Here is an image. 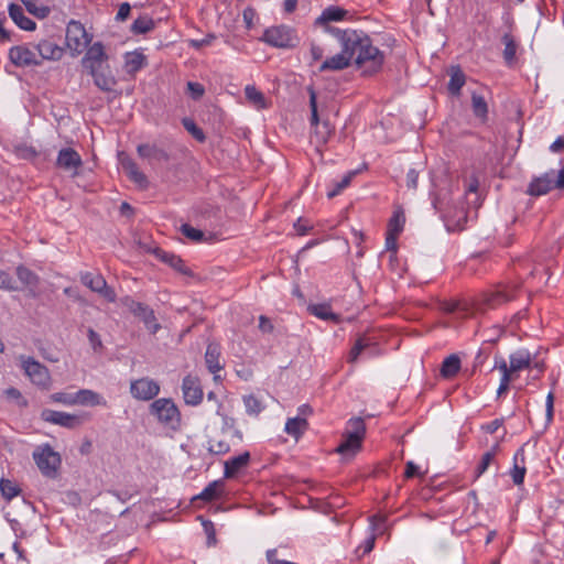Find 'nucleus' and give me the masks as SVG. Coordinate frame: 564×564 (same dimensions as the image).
<instances>
[{"instance_id": "412c9836", "label": "nucleus", "mask_w": 564, "mask_h": 564, "mask_svg": "<svg viewBox=\"0 0 564 564\" xmlns=\"http://www.w3.org/2000/svg\"><path fill=\"white\" fill-rule=\"evenodd\" d=\"M34 48L36 50L39 57L42 58V62L44 59H58L63 54L62 48L48 40L40 41L36 45H34Z\"/></svg>"}, {"instance_id": "ddd939ff", "label": "nucleus", "mask_w": 564, "mask_h": 564, "mask_svg": "<svg viewBox=\"0 0 564 564\" xmlns=\"http://www.w3.org/2000/svg\"><path fill=\"white\" fill-rule=\"evenodd\" d=\"M143 248L147 252L153 253L160 261L166 263L181 274L186 276H194L193 271L185 265L184 261L181 259L180 256L164 251L159 247L151 248L144 245Z\"/></svg>"}, {"instance_id": "3c124183", "label": "nucleus", "mask_w": 564, "mask_h": 564, "mask_svg": "<svg viewBox=\"0 0 564 564\" xmlns=\"http://www.w3.org/2000/svg\"><path fill=\"white\" fill-rule=\"evenodd\" d=\"M356 171H352L345 175L344 178L340 182L336 183L335 187L327 193V197L334 198L335 196H337L344 188H346L350 184L351 178L356 175Z\"/></svg>"}, {"instance_id": "9d476101", "label": "nucleus", "mask_w": 564, "mask_h": 564, "mask_svg": "<svg viewBox=\"0 0 564 564\" xmlns=\"http://www.w3.org/2000/svg\"><path fill=\"white\" fill-rule=\"evenodd\" d=\"M41 419L45 422L73 430L83 425L84 422L88 419V416L84 414H69L66 412L44 409L41 412Z\"/></svg>"}, {"instance_id": "09e8293b", "label": "nucleus", "mask_w": 564, "mask_h": 564, "mask_svg": "<svg viewBox=\"0 0 564 564\" xmlns=\"http://www.w3.org/2000/svg\"><path fill=\"white\" fill-rule=\"evenodd\" d=\"M180 230L186 238L195 242H200L204 240V231H202L200 229H196L188 224H183Z\"/></svg>"}, {"instance_id": "774afa93", "label": "nucleus", "mask_w": 564, "mask_h": 564, "mask_svg": "<svg viewBox=\"0 0 564 564\" xmlns=\"http://www.w3.org/2000/svg\"><path fill=\"white\" fill-rule=\"evenodd\" d=\"M398 236L397 234H390V232H387V236H386V250L387 251H392L393 253L397 252V248H398V245H397V239H398Z\"/></svg>"}, {"instance_id": "f8f14e48", "label": "nucleus", "mask_w": 564, "mask_h": 564, "mask_svg": "<svg viewBox=\"0 0 564 564\" xmlns=\"http://www.w3.org/2000/svg\"><path fill=\"white\" fill-rule=\"evenodd\" d=\"M130 393L137 400L150 401L160 393V384L148 377L135 379L130 383Z\"/></svg>"}, {"instance_id": "a211bd4d", "label": "nucleus", "mask_w": 564, "mask_h": 564, "mask_svg": "<svg viewBox=\"0 0 564 564\" xmlns=\"http://www.w3.org/2000/svg\"><path fill=\"white\" fill-rule=\"evenodd\" d=\"M108 61V55L105 52V47L101 42H95L90 45L82 59L83 66L90 69L91 65H104Z\"/></svg>"}, {"instance_id": "72a5a7b5", "label": "nucleus", "mask_w": 564, "mask_h": 564, "mask_svg": "<svg viewBox=\"0 0 564 564\" xmlns=\"http://www.w3.org/2000/svg\"><path fill=\"white\" fill-rule=\"evenodd\" d=\"M513 295L506 290H496L485 295L484 302L488 307H496L509 302Z\"/></svg>"}, {"instance_id": "4be33fe9", "label": "nucleus", "mask_w": 564, "mask_h": 564, "mask_svg": "<svg viewBox=\"0 0 564 564\" xmlns=\"http://www.w3.org/2000/svg\"><path fill=\"white\" fill-rule=\"evenodd\" d=\"M122 169L129 176V178L137 183L140 187L147 188L149 185L147 176L139 171L137 163L132 159H124L121 161Z\"/></svg>"}, {"instance_id": "f704fd0d", "label": "nucleus", "mask_w": 564, "mask_h": 564, "mask_svg": "<svg viewBox=\"0 0 564 564\" xmlns=\"http://www.w3.org/2000/svg\"><path fill=\"white\" fill-rule=\"evenodd\" d=\"M245 96L248 102L257 109L267 108V101L264 95L258 90L254 86L248 85L245 88Z\"/></svg>"}, {"instance_id": "c756f323", "label": "nucleus", "mask_w": 564, "mask_h": 564, "mask_svg": "<svg viewBox=\"0 0 564 564\" xmlns=\"http://www.w3.org/2000/svg\"><path fill=\"white\" fill-rule=\"evenodd\" d=\"M348 437L358 438L364 441L366 435V424L362 417H352L347 422V427L344 432Z\"/></svg>"}, {"instance_id": "a18cd8bd", "label": "nucleus", "mask_w": 564, "mask_h": 564, "mask_svg": "<svg viewBox=\"0 0 564 564\" xmlns=\"http://www.w3.org/2000/svg\"><path fill=\"white\" fill-rule=\"evenodd\" d=\"M369 346L365 337H359L348 354V362L354 364L357 361L360 354Z\"/></svg>"}, {"instance_id": "79ce46f5", "label": "nucleus", "mask_w": 564, "mask_h": 564, "mask_svg": "<svg viewBox=\"0 0 564 564\" xmlns=\"http://www.w3.org/2000/svg\"><path fill=\"white\" fill-rule=\"evenodd\" d=\"M405 217L402 210H395L388 223L387 232L400 235L403 230Z\"/></svg>"}, {"instance_id": "39448f33", "label": "nucleus", "mask_w": 564, "mask_h": 564, "mask_svg": "<svg viewBox=\"0 0 564 564\" xmlns=\"http://www.w3.org/2000/svg\"><path fill=\"white\" fill-rule=\"evenodd\" d=\"M21 368L31 382L42 389H48L51 386V375L48 369L35 360L33 357L21 355L19 357Z\"/></svg>"}, {"instance_id": "c03bdc74", "label": "nucleus", "mask_w": 564, "mask_h": 564, "mask_svg": "<svg viewBox=\"0 0 564 564\" xmlns=\"http://www.w3.org/2000/svg\"><path fill=\"white\" fill-rule=\"evenodd\" d=\"M473 111L476 117L485 118L488 112L487 102L480 95L473 94L471 96Z\"/></svg>"}, {"instance_id": "0eeeda50", "label": "nucleus", "mask_w": 564, "mask_h": 564, "mask_svg": "<svg viewBox=\"0 0 564 564\" xmlns=\"http://www.w3.org/2000/svg\"><path fill=\"white\" fill-rule=\"evenodd\" d=\"M313 414V409L310 404H302L297 409V414L291 416L284 423V432L292 436L297 442L301 436L308 430L307 417Z\"/></svg>"}, {"instance_id": "7c9ffc66", "label": "nucleus", "mask_w": 564, "mask_h": 564, "mask_svg": "<svg viewBox=\"0 0 564 564\" xmlns=\"http://www.w3.org/2000/svg\"><path fill=\"white\" fill-rule=\"evenodd\" d=\"M460 370V359L457 355H449L444 359L441 367V376L451 379Z\"/></svg>"}, {"instance_id": "423d86ee", "label": "nucleus", "mask_w": 564, "mask_h": 564, "mask_svg": "<svg viewBox=\"0 0 564 564\" xmlns=\"http://www.w3.org/2000/svg\"><path fill=\"white\" fill-rule=\"evenodd\" d=\"M122 305L129 310L135 317H139L147 328L155 334L161 325L156 323V317L154 315V311L147 304L137 302L130 296H126L121 300Z\"/></svg>"}, {"instance_id": "c9c22d12", "label": "nucleus", "mask_w": 564, "mask_h": 564, "mask_svg": "<svg viewBox=\"0 0 564 564\" xmlns=\"http://www.w3.org/2000/svg\"><path fill=\"white\" fill-rule=\"evenodd\" d=\"M155 28V22L152 18L148 15H141L134 20L132 23L130 31L133 34H145L151 32Z\"/></svg>"}, {"instance_id": "f257e3e1", "label": "nucleus", "mask_w": 564, "mask_h": 564, "mask_svg": "<svg viewBox=\"0 0 564 564\" xmlns=\"http://www.w3.org/2000/svg\"><path fill=\"white\" fill-rule=\"evenodd\" d=\"M347 11L335 6L326 8L315 24L324 26L339 44L340 52L327 57L318 67L319 73L339 72L352 63L365 76L377 74L383 66L386 55L372 44L371 37L364 31L330 26L332 21H341Z\"/></svg>"}, {"instance_id": "bb28decb", "label": "nucleus", "mask_w": 564, "mask_h": 564, "mask_svg": "<svg viewBox=\"0 0 564 564\" xmlns=\"http://www.w3.org/2000/svg\"><path fill=\"white\" fill-rule=\"evenodd\" d=\"M362 442L357 437H348L343 434V441L335 449L336 453L345 457H354L361 449Z\"/></svg>"}, {"instance_id": "4d7b16f0", "label": "nucleus", "mask_w": 564, "mask_h": 564, "mask_svg": "<svg viewBox=\"0 0 564 564\" xmlns=\"http://www.w3.org/2000/svg\"><path fill=\"white\" fill-rule=\"evenodd\" d=\"M0 289L6 291H17L18 286L15 285L10 273L0 270Z\"/></svg>"}, {"instance_id": "052dcab7", "label": "nucleus", "mask_w": 564, "mask_h": 564, "mask_svg": "<svg viewBox=\"0 0 564 564\" xmlns=\"http://www.w3.org/2000/svg\"><path fill=\"white\" fill-rule=\"evenodd\" d=\"M293 227L297 236H303L313 229L312 224L302 217L297 218V220L293 224Z\"/></svg>"}, {"instance_id": "473e14b6", "label": "nucleus", "mask_w": 564, "mask_h": 564, "mask_svg": "<svg viewBox=\"0 0 564 564\" xmlns=\"http://www.w3.org/2000/svg\"><path fill=\"white\" fill-rule=\"evenodd\" d=\"M531 354L527 350H519L510 355V365L512 371L527 369L531 364Z\"/></svg>"}, {"instance_id": "bf43d9fd", "label": "nucleus", "mask_w": 564, "mask_h": 564, "mask_svg": "<svg viewBox=\"0 0 564 564\" xmlns=\"http://www.w3.org/2000/svg\"><path fill=\"white\" fill-rule=\"evenodd\" d=\"M187 91L194 100H199L205 94V88L199 83L188 82Z\"/></svg>"}, {"instance_id": "c85d7f7f", "label": "nucleus", "mask_w": 564, "mask_h": 564, "mask_svg": "<svg viewBox=\"0 0 564 564\" xmlns=\"http://www.w3.org/2000/svg\"><path fill=\"white\" fill-rule=\"evenodd\" d=\"M224 481L223 480H214L212 481L199 495L193 497L192 501L195 500H204L206 502L214 501L220 498L224 490Z\"/></svg>"}, {"instance_id": "2f4dec72", "label": "nucleus", "mask_w": 564, "mask_h": 564, "mask_svg": "<svg viewBox=\"0 0 564 564\" xmlns=\"http://www.w3.org/2000/svg\"><path fill=\"white\" fill-rule=\"evenodd\" d=\"M501 41L505 44V50L502 53L503 59L507 65H512L513 62L516 61L518 44H517L513 35L510 33L503 34V36L501 37Z\"/></svg>"}, {"instance_id": "de8ad7c7", "label": "nucleus", "mask_w": 564, "mask_h": 564, "mask_svg": "<svg viewBox=\"0 0 564 564\" xmlns=\"http://www.w3.org/2000/svg\"><path fill=\"white\" fill-rule=\"evenodd\" d=\"M14 153L18 158L23 160H34L39 153L35 148L26 144H18L14 147Z\"/></svg>"}, {"instance_id": "393cba45", "label": "nucleus", "mask_w": 564, "mask_h": 564, "mask_svg": "<svg viewBox=\"0 0 564 564\" xmlns=\"http://www.w3.org/2000/svg\"><path fill=\"white\" fill-rule=\"evenodd\" d=\"M250 460L249 452H245L225 463V477L232 478L240 469L246 467Z\"/></svg>"}, {"instance_id": "e2e57ef3", "label": "nucleus", "mask_w": 564, "mask_h": 564, "mask_svg": "<svg viewBox=\"0 0 564 564\" xmlns=\"http://www.w3.org/2000/svg\"><path fill=\"white\" fill-rule=\"evenodd\" d=\"M87 336L94 351H99L102 349V341L98 333H96L93 328H88Z\"/></svg>"}, {"instance_id": "f03ea898", "label": "nucleus", "mask_w": 564, "mask_h": 564, "mask_svg": "<svg viewBox=\"0 0 564 564\" xmlns=\"http://www.w3.org/2000/svg\"><path fill=\"white\" fill-rule=\"evenodd\" d=\"M151 415L166 427L177 431L181 427V412L170 398H161L153 401L149 406Z\"/></svg>"}, {"instance_id": "9b49d317", "label": "nucleus", "mask_w": 564, "mask_h": 564, "mask_svg": "<svg viewBox=\"0 0 564 564\" xmlns=\"http://www.w3.org/2000/svg\"><path fill=\"white\" fill-rule=\"evenodd\" d=\"M80 281L85 286L98 293L108 302L113 303L116 301L117 294L115 290L107 284V281L101 274L85 272L80 274Z\"/></svg>"}, {"instance_id": "b1692460", "label": "nucleus", "mask_w": 564, "mask_h": 564, "mask_svg": "<svg viewBox=\"0 0 564 564\" xmlns=\"http://www.w3.org/2000/svg\"><path fill=\"white\" fill-rule=\"evenodd\" d=\"M447 231H460L467 221V212L464 208L455 209L454 214L444 217Z\"/></svg>"}, {"instance_id": "5fc2aeb1", "label": "nucleus", "mask_w": 564, "mask_h": 564, "mask_svg": "<svg viewBox=\"0 0 564 564\" xmlns=\"http://www.w3.org/2000/svg\"><path fill=\"white\" fill-rule=\"evenodd\" d=\"M26 10L37 19H45L51 12V9L48 7H39L33 1L26 3Z\"/></svg>"}, {"instance_id": "603ef678", "label": "nucleus", "mask_w": 564, "mask_h": 564, "mask_svg": "<svg viewBox=\"0 0 564 564\" xmlns=\"http://www.w3.org/2000/svg\"><path fill=\"white\" fill-rule=\"evenodd\" d=\"M370 521V528L372 533L378 532L379 534H382L386 530V521L387 516L384 514H373L369 518Z\"/></svg>"}, {"instance_id": "dca6fc26", "label": "nucleus", "mask_w": 564, "mask_h": 564, "mask_svg": "<svg viewBox=\"0 0 564 564\" xmlns=\"http://www.w3.org/2000/svg\"><path fill=\"white\" fill-rule=\"evenodd\" d=\"M183 398L188 405H198L203 400V389L196 377L186 376L182 382Z\"/></svg>"}, {"instance_id": "338daca9", "label": "nucleus", "mask_w": 564, "mask_h": 564, "mask_svg": "<svg viewBox=\"0 0 564 564\" xmlns=\"http://www.w3.org/2000/svg\"><path fill=\"white\" fill-rule=\"evenodd\" d=\"M131 12V6L128 2H123L119 6V10L116 15L117 21H126Z\"/></svg>"}, {"instance_id": "37998d69", "label": "nucleus", "mask_w": 564, "mask_h": 564, "mask_svg": "<svg viewBox=\"0 0 564 564\" xmlns=\"http://www.w3.org/2000/svg\"><path fill=\"white\" fill-rule=\"evenodd\" d=\"M182 124L185 130L191 133L192 137L197 141L204 142L206 140L204 131L195 123L193 119L185 117L182 119Z\"/></svg>"}, {"instance_id": "ea45409f", "label": "nucleus", "mask_w": 564, "mask_h": 564, "mask_svg": "<svg viewBox=\"0 0 564 564\" xmlns=\"http://www.w3.org/2000/svg\"><path fill=\"white\" fill-rule=\"evenodd\" d=\"M0 492L7 501H10L20 495L21 488L14 481L2 478L0 480Z\"/></svg>"}, {"instance_id": "6e6d98bb", "label": "nucleus", "mask_w": 564, "mask_h": 564, "mask_svg": "<svg viewBox=\"0 0 564 564\" xmlns=\"http://www.w3.org/2000/svg\"><path fill=\"white\" fill-rule=\"evenodd\" d=\"M51 400L65 405H75V393L56 392L51 395Z\"/></svg>"}, {"instance_id": "1a4fd4ad", "label": "nucleus", "mask_w": 564, "mask_h": 564, "mask_svg": "<svg viewBox=\"0 0 564 564\" xmlns=\"http://www.w3.org/2000/svg\"><path fill=\"white\" fill-rule=\"evenodd\" d=\"M90 37L79 21L70 20L66 28V44L76 54L82 53L89 44Z\"/></svg>"}, {"instance_id": "864d4df0", "label": "nucleus", "mask_w": 564, "mask_h": 564, "mask_svg": "<svg viewBox=\"0 0 564 564\" xmlns=\"http://www.w3.org/2000/svg\"><path fill=\"white\" fill-rule=\"evenodd\" d=\"M4 394H6L7 399L15 401L19 406H21V408L28 406V400L22 395V393L17 388H13V387L8 388L4 391Z\"/></svg>"}, {"instance_id": "0e129e2a", "label": "nucleus", "mask_w": 564, "mask_h": 564, "mask_svg": "<svg viewBox=\"0 0 564 564\" xmlns=\"http://www.w3.org/2000/svg\"><path fill=\"white\" fill-rule=\"evenodd\" d=\"M376 542V533H371L370 536H368L361 545H359L356 550V553L359 554L360 551L361 555L370 553L375 547Z\"/></svg>"}, {"instance_id": "13d9d810", "label": "nucleus", "mask_w": 564, "mask_h": 564, "mask_svg": "<svg viewBox=\"0 0 564 564\" xmlns=\"http://www.w3.org/2000/svg\"><path fill=\"white\" fill-rule=\"evenodd\" d=\"M204 531L207 535V545L214 546L217 543L216 539V530L214 527V523L210 520H204L203 521Z\"/></svg>"}, {"instance_id": "6e6552de", "label": "nucleus", "mask_w": 564, "mask_h": 564, "mask_svg": "<svg viewBox=\"0 0 564 564\" xmlns=\"http://www.w3.org/2000/svg\"><path fill=\"white\" fill-rule=\"evenodd\" d=\"M9 61L17 67L26 68L42 65V58L39 57L36 50L26 44L15 45L9 50Z\"/></svg>"}, {"instance_id": "58836bf2", "label": "nucleus", "mask_w": 564, "mask_h": 564, "mask_svg": "<svg viewBox=\"0 0 564 564\" xmlns=\"http://www.w3.org/2000/svg\"><path fill=\"white\" fill-rule=\"evenodd\" d=\"M308 311L316 317L324 321L338 322V316L330 311L327 304H314L308 306Z\"/></svg>"}, {"instance_id": "aec40b11", "label": "nucleus", "mask_w": 564, "mask_h": 564, "mask_svg": "<svg viewBox=\"0 0 564 564\" xmlns=\"http://www.w3.org/2000/svg\"><path fill=\"white\" fill-rule=\"evenodd\" d=\"M8 10L10 18L20 29L25 31H34L36 29V23L24 14L21 6L11 3Z\"/></svg>"}, {"instance_id": "5701e85b", "label": "nucleus", "mask_w": 564, "mask_h": 564, "mask_svg": "<svg viewBox=\"0 0 564 564\" xmlns=\"http://www.w3.org/2000/svg\"><path fill=\"white\" fill-rule=\"evenodd\" d=\"M220 346L216 343H209L205 352V362L212 373H217L224 366L220 364Z\"/></svg>"}, {"instance_id": "e433bc0d", "label": "nucleus", "mask_w": 564, "mask_h": 564, "mask_svg": "<svg viewBox=\"0 0 564 564\" xmlns=\"http://www.w3.org/2000/svg\"><path fill=\"white\" fill-rule=\"evenodd\" d=\"M17 276L23 285L30 288H36L40 282L39 276L24 265H19L17 268Z\"/></svg>"}, {"instance_id": "6ab92c4d", "label": "nucleus", "mask_w": 564, "mask_h": 564, "mask_svg": "<svg viewBox=\"0 0 564 564\" xmlns=\"http://www.w3.org/2000/svg\"><path fill=\"white\" fill-rule=\"evenodd\" d=\"M137 151L142 159H147L149 161L167 162L170 160V154L155 144H139Z\"/></svg>"}, {"instance_id": "f3484780", "label": "nucleus", "mask_w": 564, "mask_h": 564, "mask_svg": "<svg viewBox=\"0 0 564 564\" xmlns=\"http://www.w3.org/2000/svg\"><path fill=\"white\" fill-rule=\"evenodd\" d=\"M56 165L72 172V175L75 176L78 174L77 170L83 165V161L77 151L72 148H64L58 152Z\"/></svg>"}, {"instance_id": "a19ab883", "label": "nucleus", "mask_w": 564, "mask_h": 564, "mask_svg": "<svg viewBox=\"0 0 564 564\" xmlns=\"http://www.w3.org/2000/svg\"><path fill=\"white\" fill-rule=\"evenodd\" d=\"M262 40L274 46L282 47V30L279 26L267 29L263 33Z\"/></svg>"}, {"instance_id": "20e7f679", "label": "nucleus", "mask_w": 564, "mask_h": 564, "mask_svg": "<svg viewBox=\"0 0 564 564\" xmlns=\"http://www.w3.org/2000/svg\"><path fill=\"white\" fill-rule=\"evenodd\" d=\"M310 91V108H311V127L313 130V138L317 145H324L327 143L334 132V127L330 124L328 119L319 118L317 108V96L313 88H308Z\"/></svg>"}, {"instance_id": "a878e982", "label": "nucleus", "mask_w": 564, "mask_h": 564, "mask_svg": "<svg viewBox=\"0 0 564 564\" xmlns=\"http://www.w3.org/2000/svg\"><path fill=\"white\" fill-rule=\"evenodd\" d=\"M451 79L447 85V89L451 95L459 96L460 89L466 83V76L462 70L460 66H452L449 69Z\"/></svg>"}, {"instance_id": "680f3d73", "label": "nucleus", "mask_w": 564, "mask_h": 564, "mask_svg": "<svg viewBox=\"0 0 564 564\" xmlns=\"http://www.w3.org/2000/svg\"><path fill=\"white\" fill-rule=\"evenodd\" d=\"M300 43V37L293 30H284V48L296 47Z\"/></svg>"}, {"instance_id": "cd10ccee", "label": "nucleus", "mask_w": 564, "mask_h": 564, "mask_svg": "<svg viewBox=\"0 0 564 564\" xmlns=\"http://www.w3.org/2000/svg\"><path fill=\"white\" fill-rule=\"evenodd\" d=\"M147 65L145 56L140 52H129L124 56V69L127 74L133 75Z\"/></svg>"}, {"instance_id": "49530a36", "label": "nucleus", "mask_w": 564, "mask_h": 564, "mask_svg": "<svg viewBox=\"0 0 564 564\" xmlns=\"http://www.w3.org/2000/svg\"><path fill=\"white\" fill-rule=\"evenodd\" d=\"M497 445L489 452H486L480 459V463L478 464L476 468V478H478L480 475H482L489 467V465L492 463L497 449Z\"/></svg>"}, {"instance_id": "7ed1b4c3", "label": "nucleus", "mask_w": 564, "mask_h": 564, "mask_svg": "<svg viewBox=\"0 0 564 564\" xmlns=\"http://www.w3.org/2000/svg\"><path fill=\"white\" fill-rule=\"evenodd\" d=\"M32 457L44 477L51 479H55L57 477L62 458L50 444L37 446L34 449Z\"/></svg>"}, {"instance_id": "8fccbe9b", "label": "nucleus", "mask_w": 564, "mask_h": 564, "mask_svg": "<svg viewBox=\"0 0 564 564\" xmlns=\"http://www.w3.org/2000/svg\"><path fill=\"white\" fill-rule=\"evenodd\" d=\"M246 411L250 415H258L262 411L261 402L252 394L243 397Z\"/></svg>"}, {"instance_id": "2eb2a0df", "label": "nucleus", "mask_w": 564, "mask_h": 564, "mask_svg": "<svg viewBox=\"0 0 564 564\" xmlns=\"http://www.w3.org/2000/svg\"><path fill=\"white\" fill-rule=\"evenodd\" d=\"M89 74L93 76L95 85L100 90L107 93L115 90L117 79L107 63L104 65H96V67L91 65Z\"/></svg>"}, {"instance_id": "4468645a", "label": "nucleus", "mask_w": 564, "mask_h": 564, "mask_svg": "<svg viewBox=\"0 0 564 564\" xmlns=\"http://www.w3.org/2000/svg\"><path fill=\"white\" fill-rule=\"evenodd\" d=\"M553 188H556V175L554 171H550L533 177L525 193L530 196L539 197L546 195Z\"/></svg>"}, {"instance_id": "4c0bfd02", "label": "nucleus", "mask_w": 564, "mask_h": 564, "mask_svg": "<svg viewBox=\"0 0 564 564\" xmlns=\"http://www.w3.org/2000/svg\"><path fill=\"white\" fill-rule=\"evenodd\" d=\"M76 404L99 405L100 395L91 390L83 389L75 393Z\"/></svg>"}, {"instance_id": "69168bd1", "label": "nucleus", "mask_w": 564, "mask_h": 564, "mask_svg": "<svg viewBox=\"0 0 564 564\" xmlns=\"http://www.w3.org/2000/svg\"><path fill=\"white\" fill-rule=\"evenodd\" d=\"M524 475H525V467H520L518 465H514L511 476H512V480L516 485L523 484Z\"/></svg>"}]
</instances>
